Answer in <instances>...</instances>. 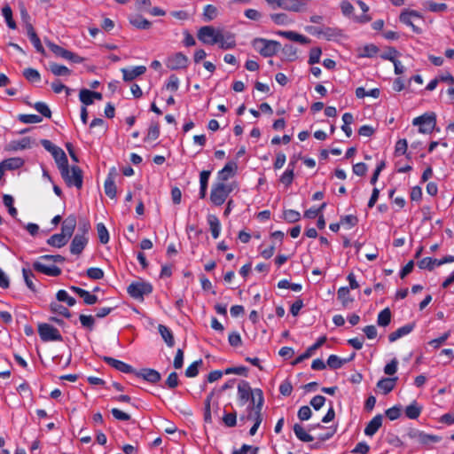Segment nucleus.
<instances>
[{
	"mask_svg": "<svg viewBox=\"0 0 454 454\" xmlns=\"http://www.w3.org/2000/svg\"><path fill=\"white\" fill-rule=\"evenodd\" d=\"M232 191V184L215 182L211 187L210 200L215 206H221L226 201Z\"/></svg>",
	"mask_w": 454,
	"mask_h": 454,
	"instance_id": "obj_1",
	"label": "nucleus"
},
{
	"mask_svg": "<svg viewBox=\"0 0 454 454\" xmlns=\"http://www.w3.org/2000/svg\"><path fill=\"white\" fill-rule=\"evenodd\" d=\"M252 46L263 57H271L278 51V43L264 38H255L252 42Z\"/></svg>",
	"mask_w": 454,
	"mask_h": 454,
	"instance_id": "obj_2",
	"label": "nucleus"
},
{
	"mask_svg": "<svg viewBox=\"0 0 454 454\" xmlns=\"http://www.w3.org/2000/svg\"><path fill=\"white\" fill-rule=\"evenodd\" d=\"M59 171L67 185L75 186L78 189L82 186V170L78 167L69 168L67 165Z\"/></svg>",
	"mask_w": 454,
	"mask_h": 454,
	"instance_id": "obj_3",
	"label": "nucleus"
},
{
	"mask_svg": "<svg viewBox=\"0 0 454 454\" xmlns=\"http://www.w3.org/2000/svg\"><path fill=\"white\" fill-rule=\"evenodd\" d=\"M51 257V255L41 256L33 263V268L47 276H59L61 273L60 269L53 263H48V261H50Z\"/></svg>",
	"mask_w": 454,
	"mask_h": 454,
	"instance_id": "obj_4",
	"label": "nucleus"
},
{
	"mask_svg": "<svg viewBox=\"0 0 454 454\" xmlns=\"http://www.w3.org/2000/svg\"><path fill=\"white\" fill-rule=\"evenodd\" d=\"M435 114L433 113L425 114L412 120V124L419 127V132L429 134L435 127Z\"/></svg>",
	"mask_w": 454,
	"mask_h": 454,
	"instance_id": "obj_5",
	"label": "nucleus"
},
{
	"mask_svg": "<svg viewBox=\"0 0 454 454\" xmlns=\"http://www.w3.org/2000/svg\"><path fill=\"white\" fill-rule=\"evenodd\" d=\"M407 436L422 445H429L431 443H436L441 441L440 436L427 434L426 432L417 428H410L407 432Z\"/></svg>",
	"mask_w": 454,
	"mask_h": 454,
	"instance_id": "obj_6",
	"label": "nucleus"
},
{
	"mask_svg": "<svg viewBox=\"0 0 454 454\" xmlns=\"http://www.w3.org/2000/svg\"><path fill=\"white\" fill-rule=\"evenodd\" d=\"M128 294L134 299L143 300L144 296L153 291L151 284L144 281L131 283L127 288Z\"/></svg>",
	"mask_w": 454,
	"mask_h": 454,
	"instance_id": "obj_7",
	"label": "nucleus"
},
{
	"mask_svg": "<svg viewBox=\"0 0 454 454\" xmlns=\"http://www.w3.org/2000/svg\"><path fill=\"white\" fill-rule=\"evenodd\" d=\"M38 333L40 338L43 341H60L62 340V336L59 331L49 325V324H41L38 326Z\"/></svg>",
	"mask_w": 454,
	"mask_h": 454,
	"instance_id": "obj_8",
	"label": "nucleus"
},
{
	"mask_svg": "<svg viewBox=\"0 0 454 454\" xmlns=\"http://www.w3.org/2000/svg\"><path fill=\"white\" fill-rule=\"evenodd\" d=\"M219 30L220 28H215L211 26L202 27L198 32V38L204 44H216Z\"/></svg>",
	"mask_w": 454,
	"mask_h": 454,
	"instance_id": "obj_9",
	"label": "nucleus"
},
{
	"mask_svg": "<svg viewBox=\"0 0 454 454\" xmlns=\"http://www.w3.org/2000/svg\"><path fill=\"white\" fill-rule=\"evenodd\" d=\"M422 18H423V16L421 15L420 12H419L415 10H411V9L403 10L400 14V17H399L400 21L402 23L411 27V29L413 30V32H415L417 34H420L421 29L413 24V20L416 19H422Z\"/></svg>",
	"mask_w": 454,
	"mask_h": 454,
	"instance_id": "obj_10",
	"label": "nucleus"
},
{
	"mask_svg": "<svg viewBox=\"0 0 454 454\" xmlns=\"http://www.w3.org/2000/svg\"><path fill=\"white\" fill-rule=\"evenodd\" d=\"M454 262V256L453 255H447L444 256L442 259H434L431 257H426L421 259L418 262V266L419 269L422 270H432L435 266H441L445 263H451Z\"/></svg>",
	"mask_w": 454,
	"mask_h": 454,
	"instance_id": "obj_11",
	"label": "nucleus"
},
{
	"mask_svg": "<svg viewBox=\"0 0 454 454\" xmlns=\"http://www.w3.org/2000/svg\"><path fill=\"white\" fill-rule=\"evenodd\" d=\"M216 44L224 50L231 49L236 44L234 35L231 33L220 28Z\"/></svg>",
	"mask_w": 454,
	"mask_h": 454,
	"instance_id": "obj_12",
	"label": "nucleus"
},
{
	"mask_svg": "<svg viewBox=\"0 0 454 454\" xmlns=\"http://www.w3.org/2000/svg\"><path fill=\"white\" fill-rule=\"evenodd\" d=\"M46 45L56 56L61 57L65 59L73 60L74 62L80 61L73 52L62 48L59 45H57L50 41H46Z\"/></svg>",
	"mask_w": 454,
	"mask_h": 454,
	"instance_id": "obj_13",
	"label": "nucleus"
},
{
	"mask_svg": "<svg viewBox=\"0 0 454 454\" xmlns=\"http://www.w3.org/2000/svg\"><path fill=\"white\" fill-rule=\"evenodd\" d=\"M88 243V238L85 233L79 234L77 233L72 240L70 251L74 254H79L84 249L85 246Z\"/></svg>",
	"mask_w": 454,
	"mask_h": 454,
	"instance_id": "obj_14",
	"label": "nucleus"
},
{
	"mask_svg": "<svg viewBox=\"0 0 454 454\" xmlns=\"http://www.w3.org/2000/svg\"><path fill=\"white\" fill-rule=\"evenodd\" d=\"M237 168H238V166H237L236 162H234V161L228 162L223 167V168L218 172L216 182L226 183L227 180H229L231 177H232L235 175Z\"/></svg>",
	"mask_w": 454,
	"mask_h": 454,
	"instance_id": "obj_15",
	"label": "nucleus"
},
{
	"mask_svg": "<svg viewBox=\"0 0 454 454\" xmlns=\"http://www.w3.org/2000/svg\"><path fill=\"white\" fill-rule=\"evenodd\" d=\"M146 71L145 66H137L129 68H122L121 73L123 74V80L126 82H131L137 77L144 74Z\"/></svg>",
	"mask_w": 454,
	"mask_h": 454,
	"instance_id": "obj_16",
	"label": "nucleus"
},
{
	"mask_svg": "<svg viewBox=\"0 0 454 454\" xmlns=\"http://www.w3.org/2000/svg\"><path fill=\"white\" fill-rule=\"evenodd\" d=\"M188 64V59L183 53H176L168 60V67L171 69L185 68Z\"/></svg>",
	"mask_w": 454,
	"mask_h": 454,
	"instance_id": "obj_17",
	"label": "nucleus"
},
{
	"mask_svg": "<svg viewBox=\"0 0 454 454\" xmlns=\"http://www.w3.org/2000/svg\"><path fill=\"white\" fill-rule=\"evenodd\" d=\"M326 341V337L325 336H322L320 337L317 341L316 343H314L312 346L309 347L307 348V350L301 354V356H299L295 361H294V364H299L301 362H302L303 360L310 357L314 353L315 351L319 348Z\"/></svg>",
	"mask_w": 454,
	"mask_h": 454,
	"instance_id": "obj_18",
	"label": "nucleus"
},
{
	"mask_svg": "<svg viewBox=\"0 0 454 454\" xmlns=\"http://www.w3.org/2000/svg\"><path fill=\"white\" fill-rule=\"evenodd\" d=\"M104 360L107 363V364H109L110 366H112L113 368L116 369L119 372L124 373H131L134 372L132 366L122 361L109 356H106Z\"/></svg>",
	"mask_w": 454,
	"mask_h": 454,
	"instance_id": "obj_19",
	"label": "nucleus"
},
{
	"mask_svg": "<svg viewBox=\"0 0 454 454\" xmlns=\"http://www.w3.org/2000/svg\"><path fill=\"white\" fill-rule=\"evenodd\" d=\"M207 222L209 226L212 237L215 239H218L221 232V223L218 217L215 215L209 214L207 216Z\"/></svg>",
	"mask_w": 454,
	"mask_h": 454,
	"instance_id": "obj_20",
	"label": "nucleus"
},
{
	"mask_svg": "<svg viewBox=\"0 0 454 454\" xmlns=\"http://www.w3.org/2000/svg\"><path fill=\"white\" fill-rule=\"evenodd\" d=\"M251 395V401L253 403L254 407L252 408L251 412L258 411L261 413L262 407L264 403L263 394L260 388H254Z\"/></svg>",
	"mask_w": 454,
	"mask_h": 454,
	"instance_id": "obj_21",
	"label": "nucleus"
},
{
	"mask_svg": "<svg viewBox=\"0 0 454 454\" xmlns=\"http://www.w3.org/2000/svg\"><path fill=\"white\" fill-rule=\"evenodd\" d=\"M76 226V219L74 216L70 215L67 217L63 223L61 228V234H63L67 239H70L73 235V232Z\"/></svg>",
	"mask_w": 454,
	"mask_h": 454,
	"instance_id": "obj_22",
	"label": "nucleus"
},
{
	"mask_svg": "<svg viewBox=\"0 0 454 454\" xmlns=\"http://www.w3.org/2000/svg\"><path fill=\"white\" fill-rule=\"evenodd\" d=\"M254 389L251 388L249 383L247 381H241L239 385H238V396H239V399L242 402V403H246L247 402L250 397H251V395L253 394Z\"/></svg>",
	"mask_w": 454,
	"mask_h": 454,
	"instance_id": "obj_23",
	"label": "nucleus"
},
{
	"mask_svg": "<svg viewBox=\"0 0 454 454\" xmlns=\"http://www.w3.org/2000/svg\"><path fill=\"white\" fill-rule=\"evenodd\" d=\"M286 11L301 12L306 10L308 0H285Z\"/></svg>",
	"mask_w": 454,
	"mask_h": 454,
	"instance_id": "obj_24",
	"label": "nucleus"
},
{
	"mask_svg": "<svg viewBox=\"0 0 454 454\" xmlns=\"http://www.w3.org/2000/svg\"><path fill=\"white\" fill-rule=\"evenodd\" d=\"M277 35L279 36L285 37L290 41L297 42L301 44H306L309 42V39L301 34H298L294 31H278Z\"/></svg>",
	"mask_w": 454,
	"mask_h": 454,
	"instance_id": "obj_25",
	"label": "nucleus"
},
{
	"mask_svg": "<svg viewBox=\"0 0 454 454\" xmlns=\"http://www.w3.org/2000/svg\"><path fill=\"white\" fill-rule=\"evenodd\" d=\"M396 380V377L381 379L377 383V387L382 392V394L387 395L394 389Z\"/></svg>",
	"mask_w": 454,
	"mask_h": 454,
	"instance_id": "obj_26",
	"label": "nucleus"
},
{
	"mask_svg": "<svg viewBox=\"0 0 454 454\" xmlns=\"http://www.w3.org/2000/svg\"><path fill=\"white\" fill-rule=\"evenodd\" d=\"M414 328V325L413 324H408V325H405L400 328H398L397 330H395V332L391 333L389 335H388V340L390 342H394L395 340H397L398 339L405 336V335H408Z\"/></svg>",
	"mask_w": 454,
	"mask_h": 454,
	"instance_id": "obj_27",
	"label": "nucleus"
},
{
	"mask_svg": "<svg viewBox=\"0 0 454 454\" xmlns=\"http://www.w3.org/2000/svg\"><path fill=\"white\" fill-rule=\"evenodd\" d=\"M382 425V416H375L365 427L364 434L367 436H372Z\"/></svg>",
	"mask_w": 454,
	"mask_h": 454,
	"instance_id": "obj_28",
	"label": "nucleus"
},
{
	"mask_svg": "<svg viewBox=\"0 0 454 454\" xmlns=\"http://www.w3.org/2000/svg\"><path fill=\"white\" fill-rule=\"evenodd\" d=\"M0 164L5 170H15L24 165V160L20 157H13L1 161Z\"/></svg>",
	"mask_w": 454,
	"mask_h": 454,
	"instance_id": "obj_29",
	"label": "nucleus"
},
{
	"mask_svg": "<svg viewBox=\"0 0 454 454\" xmlns=\"http://www.w3.org/2000/svg\"><path fill=\"white\" fill-rule=\"evenodd\" d=\"M422 411V406L416 401L410 403L404 410L405 415L410 419H416L419 417Z\"/></svg>",
	"mask_w": 454,
	"mask_h": 454,
	"instance_id": "obj_30",
	"label": "nucleus"
},
{
	"mask_svg": "<svg viewBox=\"0 0 454 454\" xmlns=\"http://www.w3.org/2000/svg\"><path fill=\"white\" fill-rule=\"evenodd\" d=\"M270 18L278 26H288L294 23V20L286 13H272Z\"/></svg>",
	"mask_w": 454,
	"mask_h": 454,
	"instance_id": "obj_31",
	"label": "nucleus"
},
{
	"mask_svg": "<svg viewBox=\"0 0 454 454\" xmlns=\"http://www.w3.org/2000/svg\"><path fill=\"white\" fill-rule=\"evenodd\" d=\"M104 188H105L106 194L109 198L114 199L116 197V186L114 184V177L112 173H110L108 175V176L106 177V179L105 181Z\"/></svg>",
	"mask_w": 454,
	"mask_h": 454,
	"instance_id": "obj_32",
	"label": "nucleus"
},
{
	"mask_svg": "<svg viewBox=\"0 0 454 454\" xmlns=\"http://www.w3.org/2000/svg\"><path fill=\"white\" fill-rule=\"evenodd\" d=\"M294 164L293 162H290L288 164L287 168L285 170V172L280 176V182L285 186L288 187L294 180Z\"/></svg>",
	"mask_w": 454,
	"mask_h": 454,
	"instance_id": "obj_33",
	"label": "nucleus"
},
{
	"mask_svg": "<svg viewBox=\"0 0 454 454\" xmlns=\"http://www.w3.org/2000/svg\"><path fill=\"white\" fill-rule=\"evenodd\" d=\"M294 433L295 436L301 442H309L314 440V438L300 424H295L294 426Z\"/></svg>",
	"mask_w": 454,
	"mask_h": 454,
	"instance_id": "obj_34",
	"label": "nucleus"
},
{
	"mask_svg": "<svg viewBox=\"0 0 454 454\" xmlns=\"http://www.w3.org/2000/svg\"><path fill=\"white\" fill-rule=\"evenodd\" d=\"M51 155L53 156L59 170L68 165L67 155L61 148L58 147L54 152H52Z\"/></svg>",
	"mask_w": 454,
	"mask_h": 454,
	"instance_id": "obj_35",
	"label": "nucleus"
},
{
	"mask_svg": "<svg viewBox=\"0 0 454 454\" xmlns=\"http://www.w3.org/2000/svg\"><path fill=\"white\" fill-rule=\"evenodd\" d=\"M337 296L344 307H348L354 301L350 295L348 287H340L337 293Z\"/></svg>",
	"mask_w": 454,
	"mask_h": 454,
	"instance_id": "obj_36",
	"label": "nucleus"
},
{
	"mask_svg": "<svg viewBox=\"0 0 454 454\" xmlns=\"http://www.w3.org/2000/svg\"><path fill=\"white\" fill-rule=\"evenodd\" d=\"M379 51V48L371 43L366 44L358 50V57L360 58H372L374 57Z\"/></svg>",
	"mask_w": 454,
	"mask_h": 454,
	"instance_id": "obj_37",
	"label": "nucleus"
},
{
	"mask_svg": "<svg viewBox=\"0 0 454 454\" xmlns=\"http://www.w3.org/2000/svg\"><path fill=\"white\" fill-rule=\"evenodd\" d=\"M138 375L152 383H156L160 380V373L153 369H144L138 373Z\"/></svg>",
	"mask_w": 454,
	"mask_h": 454,
	"instance_id": "obj_38",
	"label": "nucleus"
},
{
	"mask_svg": "<svg viewBox=\"0 0 454 454\" xmlns=\"http://www.w3.org/2000/svg\"><path fill=\"white\" fill-rule=\"evenodd\" d=\"M423 7L432 12H442L447 10V5L443 3H435L433 1H425L423 4Z\"/></svg>",
	"mask_w": 454,
	"mask_h": 454,
	"instance_id": "obj_39",
	"label": "nucleus"
},
{
	"mask_svg": "<svg viewBox=\"0 0 454 454\" xmlns=\"http://www.w3.org/2000/svg\"><path fill=\"white\" fill-rule=\"evenodd\" d=\"M159 333L168 347L174 346V337L171 331L165 325H159Z\"/></svg>",
	"mask_w": 454,
	"mask_h": 454,
	"instance_id": "obj_40",
	"label": "nucleus"
},
{
	"mask_svg": "<svg viewBox=\"0 0 454 454\" xmlns=\"http://www.w3.org/2000/svg\"><path fill=\"white\" fill-rule=\"evenodd\" d=\"M68 241V239H67L63 234H54L48 239V244L50 246L55 247H64Z\"/></svg>",
	"mask_w": 454,
	"mask_h": 454,
	"instance_id": "obj_41",
	"label": "nucleus"
},
{
	"mask_svg": "<svg viewBox=\"0 0 454 454\" xmlns=\"http://www.w3.org/2000/svg\"><path fill=\"white\" fill-rule=\"evenodd\" d=\"M391 321V311L388 308L384 309L381 310L377 318V324L380 326H387L389 325Z\"/></svg>",
	"mask_w": 454,
	"mask_h": 454,
	"instance_id": "obj_42",
	"label": "nucleus"
},
{
	"mask_svg": "<svg viewBox=\"0 0 454 454\" xmlns=\"http://www.w3.org/2000/svg\"><path fill=\"white\" fill-rule=\"evenodd\" d=\"M3 203L8 208L9 214L12 217L15 218L17 216V215H18V211H17L16 207L13 206V204H14L13 197L12 195H9V194H4L3 196Z\"/></svg>",
	"mask_w": 454,
	"mask_h": 454,
	"instance_id": "obj_43",
	"label": "nucleus"
},
{
	"mask_svg": "<svg viewBox=\"0 0 454 454\" xmlns=\"http://www.w3.org/2000/svg\"><path fill=\"white\" fill-rule=\"evenodd\" d=\"M50 70L57 76H66L70 74V70L66 66L56 63L50 65Z\"/></svg>",
	"mask_w": 454,
	"mask_h": 454,
	"instance_id": "obj_44",
	"label": "nucleus"
},
{
	"mask_svg": "<svg viewBox=\"0 0 454 454\" xmlns=\"http://www.w3.org/2000/svg\"><path fill=\"white\" fill-rule=\"evenodd\" d=\"M179 79L176 75L172 74L169 76L168 81L166 82L164 85V89L166 90H168L170 92H176L179 88Z\"/></svg>",
	"mask_w": 454,
	"mask_h": 454,
	"instance_id": "obj_45",
	"label": "nucleus"
},
{
	"mask_svg": "<svg viewBox=\"0 0 454 454\" xmlns=\"http://www.w3.org/2000/svg\"><path fill=\"white\" fill-rule=\"evenodd\" d=\"M346 362H347V360L342 359V358L339 357L336 355H331V356H329V357L327 359L326 365L329 366L332 369H339Z\"/></svg>",
	"mask_w": 454,
	"mask_h": 454,
	"instance_id": "obj_46",
	"label": "nucleus"
},
{
	"mask_svg": "<svg viewBox=\"0 0 454 454\" xmlns=\"http://www.w3.org/2000/svg\"><path fill=\"white\" fill-rule=\"evenodd\" d=\"M2 13H3V16H4L6 23H7V26L12 29H15L16 23L12 20V11L11 7L9 5L4 6L2 9Z\"/></svg>",
	"mask_w": 454,
	"mask_h": 454,
	"instance_id": "obj_47",
	"label": "nucleus"
},
{
	"mask_svg": "<svg viewBox=\"0 0 454 454\" xmlns=\"http://www.w3.org/2000/svg\"><path fill=\"white\" fill-rule=\"evenodd\" d=\"M130 23L140 29H148L151 27L150 21L141 16H136L130 20Z\"/></svg>",
	"mask_w": 454,
	"mask_h": 454,
	"instance_id": "obj_48",
	"label": "nucleus"
},
{
	"mask_svg": "<svg viewBox=\"0 0 454 454\" xmlns=\"http://www.w3.org/2000/svg\"><path fill=\"white\" fill-rule=\"evenodd\" d=\"M98 236L102 244H106L109 241V233L104 223H99L97 224Z\"/></svg>",
	"mask_w": 454,
	"mask_h": 454,
	"instance_id": "obj_49",
	"label": "nucleus"
},
{
	"mask_svg": "<svg viewBox=\"0 0 454 454\" xmlns=\"http://www.w3.org/2000/svg\"><path fill=\"white\" fill-rule=\"evenodd\" d=\"M79 98H80V101L83 104V106H85V107L87 106L93 104V102H94V99H93L92 96L90 95V90H87V89H82L80 90Z\"/></svg>",
	"mask_w": 454,
	"mask_h": 454,
	"instance_id": "obj_50",
	"label": "nucleus"
},
{
	"mask_svg": "<svg viewBox=\"0 0 454 454\" xmlns=\"http://www.w3.org/2000/svg\"><path fill=\"white\" fill-rule=\"evenodd\" d=\"M57 299L59 301L66 302L68 306L72 307L75 304V299L71 297L65 290H59L57 293Z\"/></svg>",
	"mask_w": 454,
	"mask_h": 454,
	"instance_id": "obj_51",
	"label": "nucleus"
},
{
	"mask_svg": "<svg viewBox=\"0 0 454 454\" xmlns=\"http://www.w3.org/2000/svg\"><path fill=\"white\" fill-rule=\"evenodd\" d=\"M51 309L53 313L63 316L65 317H70L68 309L59 302H52L51 304Z\"/></svg>",
	"mask_w": 454,
	"mask_h": 454,
	"instance_id": "obj_52",
	"label": "nucleus"
},
{
	"mask_svg": "<svg viewBox=\"0 0 454 454\" xmlns=\"http://www.w3.org/2000/svg\"><path fill=\"white\" fill-rule=\"evenodd\" d=\"M248 417L254 420V426L249 430L250 435H254L262 422V416L261 413H259L258 411H254V413L250 412Z\"/></svg>",
	"mask_w": 454,
	"mask_h": 454,
	"instance_id": "obj_53",
	"label": "nucleus"
},
{
	"mask_svg": "<svg viewBox=\"0 0 454 454\" xmlns=\"http://www.w3.org/2000/svg\"><path fill=\"white\" fill-rule=\"evenodd\" d=\"M23 75L27 80L32 82H39L41 78L39 72L34 68L25 69L23 71Z\"/></svg>",
	"mask_w": 454,
	"mask_h": 454,
	"instance_id": "obj_54",
	"label": "nucleus"
},
{
	"mask_svg": "<svg viewBox=\"0 0 454 454\" xmlns=\"http://www.w3.org/2000/svg\"><path fill=\"white\" fill-rule=\"evenodd\" d=\"M402 407L400 405L393 406L386 411V416L390 420H395L401 416Z\"/></svg>",
	"mask_w": 454,
	"mask_h": 454,
	"instance_id": "obj_55",
	"label": "nucleus"
},
{
	"mask_svg": "<svg viewBox=\"0 0 454 454\" xmlns=\"http://www.w3.org/2000/svg\"><path fill=\"white\" fill-rule=\"evenodd\" d=\"M340 10H341V12L344 16H347V17H354L353 16V13H354V6L352 5V4L347 0H344L340 3Z\"/></svg>",
	"mask_w": 454,
	"mask_h": 454,
	"instance_id": "obj_56",
	"label": "nucleus"
},
{
	"mask_svg": "<svg viewBox=\"0 0 454 454\" xmlns=\"http://www.w3.org/2000/svg\"><path fill=\"white\" fill-rule=\"evenodd\" d=\"M322 51L318 47L312 48L309 51V64L314 65L320 61Z\"/></svg>",
	"mask_w": 454,
	"mask_h": 454,
	"instance_id": "obj_57",
	"label": "nucleus"
},
{
	"mask_svg": "<svg viewBox=\"0 0 454 454\" xmlns=\"http://www.w3.org/2000/svg\"><path fill=\"white\" fill-rule=\"evenodd\" d=\"M301 215L298 211L287 209L284 212V219L289 223H295L300 220Z\"/></svg>",
	"mask_w": 454,
	"mask_h": 454,
	"instance_id": "obj_58",
	"label": "nucleus"
},
{
	"mask_svg": "<svg viewBox=\"0 0 454 454\" xmlns=\"http://www.w3.org/2000/svg\"><path fill=\"white\" fill-rule=\"evenodd\" d=\"M22 275H23V278H24V280H25V283H26L27 286L30 290H35V285H34V283L32 281V278L34 277V275L32 273V270H29V269L23 268L22 269Z\"/></svg>",
	"mask_w": 454,
	"mask_h": 454,
	"instance_id": "obj_59",
	"label": "nucleus"
},
{
	"mask_svg": "<svg viewBox=\"0 0 454 454\" xmlns=\"http://www.w3.org/2000/svg\"><path fill=\"white\" fill-rule=\"evenodd\" d=\"M398 56L399 52L394 48H389L386 52L380 55L381 59L389 60L393 64L396 61Z\"/></svg>",
	"mask_w": 454,
	"mask_h": 454,
	"instance_id": "obj_60",
	"label": "nucleus"
},
{
	"mask_svg": "<svg viewBox=\"0 0 454 454\" xmlns=\"http://www.w3.org/2000/svg\"><path fill=\"white\" fill-rule=\"evenodd\" d=\"M408 143L406 139H400L395 144V153L396 155H403L406 153Z\"/></svg>",
	"mask_w": 454,
	"mask_h": 454,
	"instance_id": "obj_61",
	"label": "nucleus"
},
{
	"mask_svg": "<svg viewBox=\"0 0 454 454\" xmlns=\"http://www.w3.org/2000/svg\"><path fill=\"white\" fill-rule=\"evenodd\" d=\"M258 448L252 445L244 444L239 450H236L232 454H257Z\"/></svg>",
	"mask_w": 454,
	"mask_h": 454,
	"instance_id": "obj_62",
	"label": "nucleus"
},
{
	"mask_svg": "<svg viewBox=\"0 0 454 454\" xmlns=\"http://www.w3.org/2000/svg\"><path fill=\"white\" fill-rule=\"evenodd\" d=\"M356 223L357 218L352 215H346L340 219L341 225L345 226L347 229L354 227Z\"/></svg>",
	"mask_w": 454,
	"mask_h": 454,
	"instance_id": "obj_63",
	"label": "nucleus"
},
{
	"mask_svg": "<svg viewBox=\"0 0 454 454\" xmlns=\"http://www.w3.org/2000/svg\"><path fill=\"white\" fill-rule=\"evenodd\" d=\"M369 450L370 446L365 442H360L356 445L351 452L354 454H367Z\"/></svg>",
	"mask_w": 454,
	"mask_h": 454,
	"instance_id": "obj_64",
	"label": "nucleus"
}]
</instances>
